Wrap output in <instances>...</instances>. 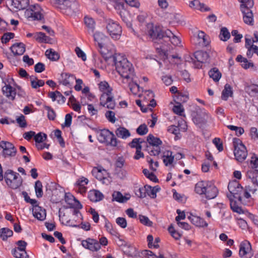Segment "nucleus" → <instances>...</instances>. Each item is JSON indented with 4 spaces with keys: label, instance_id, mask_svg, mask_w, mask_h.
<instances>
[{
    "label": "nucleus",
    "instance_id": "nucleus-1",
    "mask_svg": "<svg viewBox=\"0 0 258 258\" xmlns=\"http://www.w3.org/2000/svg\"><path fill=\"white\" fill-rule=\"evenodd\" d=\"M113 60L116 71L122 78V82H129L134 79V68L126 57L120 54H115L113 56Z\"/></svg>",
    "mask_w": 258,
    "mask_h": 258
},
{
    "label": "nucleus",
    "instance_id": "nucleus-2",
    "mask_svg": "<svg viewBox=\"0 0 258 258\" xmlns=\"http://www.w3.org/2000/svg\"><path fill=\"white\" fill-rule=\"evenodd\" d=\"M99 88L102 92L100 97V105L110 109H114L116 104L112 94V89L106 81L101 82L99 84Z\"/></svg>",
    "mask_w": 258,
    "mask_h": 258
},
{
    "label": "nucleus",
    "instance_id": "nucleus-3",
    "mask_svg": "<svg viewBox=\"0 0 258 258\" xmlns=\"http://www.w3.org/2000/svg\"><path fill=\"white\" fill-rule=\"evenodd\" d=\"M97 139L101 143H105L107 145L116 147L118 141L114 134L108 129L104 128L97 131Z\"/></svg>",
    "mask_w": 258,
    "mask_h": 258
},
{
    "label": "nucleus",
    "instance_id": "nucleus-4",
    "mask_svg": "<svg viewBox=\"0 0 258 258\" xmlns=\"http://www.w3.org/2000/svg\"><path fill=\"white\" fill-rule=\"evenodd\" d=\"M4 179L9 187L14 189L19 188L22 182L19 174L11 169L5 171Z\"/></svg>",
    "mask_w": 258,
    "mask_h": 258
},
{
    "label": "nucleus",
    "instance_id": "nucleus-5",
    "mask_svg": "<svg viewBox=\"0 0 258 258\" xmlns=\"http://www.w3.org/2000/svg\"><path fill=\"white\" fill-rule=\"evenodd\" d=\"M42 9L38 4L31 5L25 11V16L29 21H41L44 19Z\"/></svg>",
    "mask_w": 258,
    "mask_h": 258
},
{
    "label": "nucleus",
    "instance_id": "nucleus-6",
    "mask_svg": "<svg viewBox=\"0 0 258 258\" xmlns=\"http://www.w3.org/2000/svg\"><path fill=\"white\" fill-rule=\"evenodd\" d=\"M233 144L234 148V154L235 159L239 162H242L247 156V151L245 146L238 138L233 139Z\"/></svg>",
    "mask_w": 258,
    "mask_h": 258
},
{
    "label": "nucleus",
    "instance_id": "nucleus-7",
    "mask_svg": "<svg viewBox=\"0 0 258 258\" xmlns=\"http://www.w3.org/2000/svg\"><path fill=\"white\" fill-rule=\"evenodd\" d=\"M192 117L195 124L202 130L207 126L208 115L204 109H197L192 113Z\"/></svg>",
    "mask_w": 258,
    "mask_h": 258
},
{
    "label": "nucleus",
    "instance_id": "nucleus-8",
    "mask_svg": "<svg viewBox=\"0 0 258 258\" xmlns=\"http://www.w3.org/2000/svg\"><path fill=\"white\" fill-rule=\"evenodd\" d=\"M150 146L147 147V151L150 155L157 156L160 153L159 145L162 143L159 138L155 137L153 135L149 134L147 138Z\"/></svg>",
    "mask_w": 258,
    "mask_h": 258
},
{
    "label": "nucleus",
    "instance_id": "nucleus-9",
    "mask_svg": "<svg viewBox=\"0 0 258 258\" xmlns=\"http://www.w3.org/2000/svg\"><path fill=\"white\" fill-rule=\"evenodd\" d=\"M209 36L203 31H198L191 38V43L196 46L204 47L209 44Z\"/></svg>",
    "mask_w": 258,
    "mask_h": 258
},
{
    "label": "nucleus",
    "instance_id": "nucleus-10",
    "mask_svg": "<svg viewBox=\"0 0 258 258\" xmlns=\"http://www.w3.org/2000/svg\"><path fill=\"white\" fill-rule=\"evenodd\" d=\"M228 189L230 192L229 195H231L233 198L238 199L239 202L242 201L241 194L243 191V188L238 181L234 180L230 181Z\"/></svg>",
    "mask_w": 258,
    "mask_h": 258
},
{
    "label": "nucleus",
    "instance_id": "nucleus-11",
    "mask_svg": "<svg viewBox=\"0 0 258 258\" xmlns=\"http://www.w3.org/2000/svg\"><path fill=\"white\" fill-rule=\"evenodd\" d=\"M148 34L153 40L160 41L164 38L165 30H163L159 26H154L152 23L147 24Z\"/></svg>",
    "mask_w": 258,
    "mask_h": 258
},
{
    "label": "nucleus",
    "instance_id": "nucleus-12",
    "mask_svg": "<svg viewBox=\"0 0 258 258\" xmlns=\"http://www.w3.org/2000/svg\"><path fill=\"white\" fill-rule=\"evenodd\" d=\"M106 29L110 36L114 39H118L122 32L121 27L116 22L109 20L106 25Z\"/></svg>",
    "mask_w": 258,
    "mask_h": 258
},
{
    "label": "nucleus",
    "instance_id": "nucleus-13",
    "mask_svg": "<svg viewBox=\"0 0 258 258\" xmlns=\"http://www.w3.org/2000/svg\"><path fill=\"white\" fill-rule=\"evenodd\" d=\"M0 147L3 149L2 155L4 158H11L16 156L17 150L12 143L2 141L0 142Z\"/></svg>",
    "mask_w": 258,
    "mask_h": 258
},
{
    "label": "nucleus",
    "instance_id": "nucleus-14",
    "mask_svg": "<svg viewBox=\"0 0 258 258\" xmlns=\"http://www.w3.org/2000/svg\"><path fill=\"white\" fill-rule=\"evenodd\" d=\"M208 181L201 180L197 182L195 187V191L197 194L201 196H205V199L203 198L202 201L205 204L207 203V201L210 199V196L208 192Z\"/></svg>",
    "mask_w": 258,
    "mask_h": 258
},
{
    "label": "nucleus",
    "instance_id": "nucleus-15",
    "mask_svg": "<svg viewBox=\"0 0 258 258\" xmlns=\"http://www.w3.org/2000/svg\"><path fill=\"white\" fill-rule=\"evenodd\" d=\"M246 176L251 180L253 184V188L248 186L249 191L254 194L258 190V170L251 169L247 171Z\"/></svg>",
    "mask_w": 258,
    "mask_h": 258
},
{
    "label": "nucleus",
    "instance_id": "nucleus-16",
    "mask_svg": "<svg viewBox=\"0 0 258 258\" xmlns=\"http://www.w3.org/2000/svg\"><path fill=\"white\" fill-rule=\"evenodd\" d=\"M81 244L85 248L93 252L97 251L101 249L98 241L93 238H88L83 240Z\"/></svg>",
    "mask_w": 258,
    "mask_h": 258
},
{
    "label": "nucleus",
    "instance_id": "nucleus-17",
    "mask_svg": "<svg viewBox=\"0 0 258 258\" xmlns=\"http://www.w3.org/2000/svg\"><path fill=\"white\" fill-rule=\"evenodd\" d=\"M187 124L186 122L183 119H181L180 120L178 121V125H170L168 127V132L173 134L175 135V139L177 140V138H179V136L180 135L179 133V128L180 130L183 132H185L187 130Z\"/></svg>",
    "mask_w": 258,
    "mask_h": 258
},
{
    "label": "nucleus",
    "instance_id": "nucleus-18",
    "mask_svg": "<svg viewBox=\"0 0 258 258\" xmlns=\"http://www.w3.org/2000/svg\"><path fill=\"white\" fill-rule=\"evenodd\" d=\"M239 254L243 258H250L252 255L250 243L247 240L244 241L240 245Z\"/></svg>",
    "mask_w": 258,
    "mask_h": 258
},
{
    "label": "nucleus",
    "instance_id": "nucleus-19",
    "mask_svg": "<svg viewBox=\"0 0 258 258\" xmlns=\"http://www.w3.org/2000/svg\"><path fill=\"white\" fill-rule=\"evenodd\" d=\"M163 41L166 42H170L175 46H179L181 44L180 38L169 29L165 30V36Z\"/></svg>",
    "mask_w": 258,
    "mask_h": 258
},
{
    "label": "nucleus",
    "instance_id": "nucleus-20",
    "mask_svg": "<svg viewBox=\"0 0 258 258\" xmlns=\"http://www.w3.org/2000/svg\"><path fill=\"white\" fill-rule=\"evenodd\" d=\"M64 200L65 202L70 205V208H75L78 209H81L83 208L80 202L70 193L65 194Z\"/></svg>",
    "mask_w": 258,
    "mask_h": 258
},
{
    "label": "nucleus",
    "instance_id": "nucleus-21",
    "mask_svg": "<svg viewBox=\"0 0 258 258\" xmlns=\"http://www.w3.org/2000/svg\"><path fill=\"white\" fill-rule=\"evenodd\" d=\"M244 8V7L242 8V10H241L243 14V21L245 24L252 26L253 25L254 23L253 15L252 11L250 9H245Z\"/></svg>",
    "mask_w": 258,
    "mask_h": 258
},
{
    "label": "nucleus",
    "instance_id": "nucleus-22",
    "mask_svg": "<svg viewBox=\"0 0 258 258\" xmlns=\"http://www.w3.org/2000/svg\"><path fill=\"white\" fill-rule=\"evenodd\" d=\"M106 37L101 33L96 32L94 34V39L95 42V45L99 48V51L103 53L102 49L105 44V40Z\"/></svg>",
    "mask_w": 258,
    "mask_h": 258
},
{
    "label": "nucleus",
    "instance_id": "nucleus-23",
    "mask_svg": "<svg viewBox=\"0 0 258 258\" xmlns=\"http://www.w3.org/2000/svg\"><path fill=\"white\" fill-rule=\"evenodd\" d=\"M10 49L14 55H22L26 50L25 45L22 42L15 43Z\"/></svg>",
    "mask_w": 258,
    "mask_h": 258
},
{
    "label": "nucleus",
    "instance_id": "nucleus-24",
    "mask_svg": "<svg viewBox=\"0 0 258 258\" xmlns=\"http://www.w3.org/2000/svg\"><path fill=\"white\" fill-rule=\"evenodd\" d=\"M5 83V85L2 88L4 95L12 100H14L16 94L15 88L12 87L10 84Z\"/></svg>",
    "mask_w": 258,
    "mask_h": 258
},
{
    "label": "nucleus",
    "instance_id": "nucleus-25",
    "mask_svg": "<svg viewBox=\"0 0 258 258\" xmlns=\"http://www.w3.org/2000/svg\"><path fill=\"white\" fill-rule=\"evenodd\" d=\"M29 5V0H14L12 2L11 7L14 11H17L24 10Z\"/></svg>",
    "mask_w": 258,
    "mask_h": 258
},
{
    "label": "nucleus",
    "instance_id": "nucleus-26",
    "mask_svg": "<svg viewBox=\"0 0 258 258\" xmlns=\"http://www.w3.org/2000/svg\"><path fill=\"white\" fill-rule=\"evenodd\" d=\"M194 56L197 61L201 63L209 62V54L207 51L202 50L197 51L195 52Z\"/></svg>",
    "mask_w": 258,
    "mask_h": 258
},
{
    "label": "nucleus",
    "instance_id": "nucleus-27",
    "mask_svg": "<svg viewBox=\"0 0 258 258\" xmlns=\"http://www.w3.org/2000/svg\"><path fill=\"white\" fill-rule=\"evenodd\" d=\"M188 218L190 222L196 226L207 227L208 225V223L199 216H195L190 214V216L188 217Z\"/></svg>",
    "mask_w": 258,
    "mask_h": 258
},
{
    "label": "nucleus",
    "instance_id": "nucleus-28",
    "mask_svg": "<svg viewBox=\"0 0 258 258\" xmlns=\"http://www.w3.org/2000/svg\"><path fill=\"white\" fill-rule=\"evenodd\" d=\"M191 8L200 10L201 12H207L210 10V8L206 6L204 4L201 3L198 0H194L190 2L189 4Z\"/></svg>",
    "mask_w": 258,
    "mask_h": 258
},
{
    "label": "nucleus",
    "instance_id": "nucleus-29",
    "mask_svg": "<svg viewBox=\"0 0 258 258\" xmlns=\"http://www.w3.org/2000/svg\"><path fill=\"white\" fill-rule=\"evenodd\" d=\"M88 197L91 201L97 202L102 200L104 198V196L100 191L93 189L89 192Z\"/></svg>",
    "mask_w": 258,
    "mask_h": 258
},
{
    "label": "nucleus",
    "instance_id": "nucleus-30",
    "mask_svg": "<svg viewBox=\"0 0 258 258\" xmlns=\"http://www.w3.org/2000/svg\"><path fill=\"white\" fill-rule=\"evenodd\" d=\"M61 80H60V83L62 84L64 86L70 85L71 83L76 79L75 75L67 73H62L61 74Z\"/></svg>",
    "mask_w": 258,
    "mask_h": 258
},
{
    "label": "nucleus",
    "instance_id": "nucleus-31",
    "mask_svg": "<svg viewBox=\"0 0 258 258\" xmlns=\"http://www.w3.org/2000/svg\"><path fill=\"white\" fill-rule=\"evenodd\" d=\"M114 2V8L117 11V13L119 15L122 20L123 21H125L126 19L125 14L127 13V11L124 8V4L123 3L118 2L117 1Z\"/></svg>",
    "mask_w": 258,
    "mask_h": 258
},
{
    "label": "nucleus",
    "instance_id": "nucleus-32",
    "mask_svg": "<svg viewBox=\"0 0 258 258\" xmlns=\"http://www.w3.org/2000/svg\"><path fill=\"white\" fill-rule=\"evenodd\" d=\"M33 215L34 217L40 221H43L46 218V211L41 207H37L35 208V210H33Z\"/></svg>",
    "mask_w": 258,
    "mask_h": 258
},
{
    "label": "nucleus",
    "instance_id": "nucleus-33",
    "mask_svg": "<svg viewBox=\"0 0 258 258\" xmlns=\"http://www.w3.org/2000/svg\"><path fill=\"white\" fill-rule=\"evenodd\" d=\"M163 161L166 166L172 164L174 161V156L172 152L169 150L165 151L162 156Z\"/></svg>",
    "mask_w": 258,
    "mask_h": 258
},
{
    "label": "nucleus",
    "instance_id": "nucleus-34",
    "mask_svg": "<svg viewBox=\"0 0 258 258\" xmlns=\"http://www.w3.org/2000/svg\"><path fill=\"white\" fill-rule=\"evenodd\" d=\"M227 196L230 202V205L231 210L234 212H236L238 214H244V210H242L241 207L238 206L236 201L233 199V198L232 197V196L227 195Z\"/></svg>",
    "mask_w": 258,
    "mask_h": 258
},
{
    "label": "nucleus",
    "instance_id": "nucleus-35",
    "mask_svg": "<svg viewBox=\"0 0 258 258\" xmlns=\"http://www.w3.org/2000/svg\"><path fill=\"white\" fill-rule=\"evenodd\" d=\"M115 133L117 137L122 139H126L131 136L130 131L124 127L119 126Z\"/></svg>",
    "mask_w": 258,
    "mask_h": 258
},
{
    "label": "nucleus",
    "instance_id": "nucleus-36",
    "mask_svg": "<svg viewBox=\"0 0 258 258\" xmlns=\"http://www.w3.org/2000/svg\"><path fill=\"white\" fill-rule=\"evenodd\" d=\"M160 187L159 185L152 187L150 185H146L147 192L146 196H148L152 199H155L157 197V192L159 191Z\"/></svg>",
    "mask_w": 258,
    "mask_h": 258
},
{
    "label": "nucleus",
    "instance_id": "nucleus-37",
    "mask_svg": "<svg viewBox=\"0 0 258 258\" xmlns=\"http://www.w3.org/2000/svg\"><path fill=\"white\" fill-rule=\"evenodd\" d=\"M92 174L99 180H103L106 179L105 175L106 174V170L105 169H99L95 168L92 170Z\"/></svg>",
    "mask_w": 258,
    "mask_h": 258
},
{
    "label": "nucleus",
    "instance_id": "nucleus-38",
    "mask_svg": "<svg viewBox=\"0 0 258 258\" xmlns=\"http://www.w3.org/2000/svg\"><path fill=\"white\" fill-rule=\"evenodd\" d=\"M231 37V34L227 27H223L220 29L219 38L220 40L226 42Z\"/></svg>",
    "mask_w": 258,
    "mask_h": 258
},
{
    "label": "nucleus",
    "instance_id": "nucleus-39",
    "mask_svg": "<svg viewBox=\"0 0 258 258\" xmlns=\"http://www.w3.org/2000/svg\"><path fill=\"white\" fill-rule=\"evenodd\" d=\"M112 196L113 201H115L120 203H125L130 199V198L123 196L120 191H114Z\"/></svg>",
    "mask_w": 258,
    "mask_h": 258
},
{
    "label": "nucleus",
    "instance_id": "nucleus-40",
    "mask_svg": "<svg viewBox=\"0 0 258 258\" xmlns=\"http://www.w3.org/2000/svg\"><path fill=\"white\" fill-rule=\"evenodd\" d=\"M13 232L8 228L0 229V237L4 241H6L9 237L13 236Z\"/></svg>",
    "mask_w": 258,
    "mask_h": 258
},
{
    "label": "nucleus",
    "instance_id": "nucleus-41",
    "mask_svg": "<svg viewBox=\"0 0 258 258\" xmlns=\"http://www.w3.org/2000/svg\"><path fill=\"white\" fill-rule=\"evenodd\" d=\"M233 94V92L232 90V87L231 86L226 84L224 86V89L222 91V96L221 98L223 100H227L229 97L231 96Z\"/></svg>",
    "mask_w": 258,
    "mask_h": 258
},
{
    "label": "nucleus",
    "instance_id": "nucleus-42",
    "mask_svg": "<svg viewBox=\"0 0 258 258\" xmlns=\"http://www.w3.org/2000/svg\"><path fill=\"white\" fill-rule=\"evenodd\" d=\"M245 91L251 96H255L258 94V85L251 84L245 87Z\"/></svg>",
    "mask_w": 258,
    "mask_h": 258
},
{
    "label": "nucleus",
    "instance_id": "nucleus-43",
    "mask_svg": "<svg viewBox=\"0 0 258 258\" xmlns=\"http://www.w3.org/2000/svg\"><path fill=\"white\" fill-rule=\"evenodd\" d=\"M123 84H126L129 87L131 92L134 95L137 94L139 90V85L134 82V79H133L129 82H122Z\"/></svg>",
    "mask_w": 258,
    "mask_h": 258
},
{
    "label": "nucleus",
    "instance_id": "nucleus-44",
    "mask_svg": "<svg viewBox=\"0 0 258 258\" xmlns=\"http://www.w3.org/2000/svg\"><path fill=\"white\" fill-rule=\"evenodd\" d=\"M84 23L88 29V31L93 32L95 29V23L93 19L88 17H85Z\"/></svg>",
    "mask_w": 258,
    "mask_h": 258
},
{
    "label": "nucleus",
    "instance_id": "nucleus-45",
    "mask_svg": "<svg viewBox=\"0 0 258 258\" xmlns=\"http://www.w3.org/2000/svg\"><path fill=\"white\" fill-rule=\"evenodd\" d=\"M221 77L222 74L218 69L214 68L211 69V78H212L215 82H219Z\"/></svg>",
    "mask_w": 258,
    "mask_h": 258
},
{
    "label": "nucleus",
    "instance_id": "nucleus-46",
    "mask_svg": "<svg viewBox=\"0 0 258 258\" xmlns=\"http://www.w3.org/2000/svg\"><path fill=\"white\" fill-rule=\"evenodd\" d=\"M34 188L36 197L38 198H41L43 196V192L42 182L40 180H37L35 182Z\"/></svg>",
    "mask_w": 258,
    "mask_h": 258
},
{
    "label": "nucleus",
    "instance_id": "nucleus-47",
    "mask_svg": "<svg viewBox=\"0 0 258 258\" xmlns=\"http://www.w3.org/2000/svg\"><path fill=\"white\" fill-rule=\"evenodd\" d=\"M11 253L15 258H29V256L27 252H20L16 248H13L11 250Z\"/></svg>",
    "mask_w": 258,
    "mask_h": 258
},
{
    "label": "nucleus",
    "instance_id": "nucleus-48",
    "mask_svg": "<svg viewBox=\"0 0 258 258\" xmlns=\"http://www.w3.org/2000/svg\"><path fill=\"white\" fill-rule=\"evenodd\" d=\"M45 54L50 60L53 61H56L59 58V54L52 49L47 50Z\"/></svg>",
    "mask_w": 258,
    "mask_h": 258
},
{
    "label": "nucleus",
    "instance_id": "nucleus-49",
    "mask_svg": "<svg viewBox=\"0 0 258 258\" xmlns=\"http://www.w3.org/2000/svg\"><path fill=\"white\" fill-rule=\"evenodd\" d=\"M34 38L39 43H47L49 40V37L41 32L37 33L34 36Z\"/></svg>",
    "mask_w": 258,
    "mask_h": 258
},
{
    "label": "nucleus",
    "instance_id": "nucleus-50",
    "mask_svg": "<svg viewBox=\"0 0 258 258\" xmlns=\"http://www.w3.org/2000/svg\"><path fill=\"white\" fill-rule=\"evenodd\" d=\"M70 221H68L67 223L68 224L73 227H78L83 229L85 231H89L90 229L91 225L89 222H82L79 225L74 224H70Z\"/></svg>",
    "mask_w": 258,
    "mask_h": 258
},
{
    "label": "nucleus",
    "instance_id": "nucleus-51",
    "mask_svg": "<svg viewBox=\"0 0 258 258\" xmlns=\"http://www.w3.org/2000/svg\"><path fill=\"white\" fill-rule=\"evenodd\" d=\"M144 142V141L141 138H135L129 143V146L132 148L137 149L139 147L140 148H142V144Z\"/></svg>",
    "mask_w": 258,
    "mask_h": 258
},
{
    "label": "nucleus",
    "instance_id": "nucleus-52",
    "mask_svg": "<svg viewBox=\"0 0 258 258\" xmlns=\"http://www.w3.org/2000/svg\"><path fill=\"white\" fill-rule=\"evenodd\" d=\"M238 1L241 3L240 6V10H242V8L243 7L245 9H251L254 5L253 0H238Z\"/></svg>",
    "mask_w": 258,
    "mask_h": 258
},
{
    "label": "nucleus",
    "instance_id": "nucleus-53",
    "mask_svg": "<svg viewBox=\"0 0 258 258\" xmlns=\"http://www.w3.org/2000/svg\"><path fill=\"white\" fill-rule=\"evenodd\" d=\"M143 173L146 177L154 182H158V179L153 172H150L147 169H144Z\"/></svg>",
    "mask_w": 258,
    "mask_h": 258
},
{
    "label": "nucleus",
    "instance_id": "nucleus-54",
    "mask_svg": "<svg viewBox=\"0 0 258 258\" xmlns=\"http://www.w3.org/2000/svg\"><path fill=\"white\" fill-rule=\"evenodd\" d=\"M172 110L174 113L180 116L182 115V113L184 111L182 105L179 102H177L176 103V104L173 106Z\"/></svg>",
    "mask_w": 258,
    "mask_h": 258
},
{
    "label": "nucleus",
    "instance_id": "nucleus-55",
    "mask_svg": "<svg viewBox=\"0 0 258 258\" xmlns=\"http://www.w3.org/2000/svg\"><path fill=\"white\" fill-rule=\"evenodd\" d=\"M16 244L17 245V247L14 248L18 249L20 252H26L27 243L25 241L22 240H19L16 242Z\"/></svg>",
    "mask_w": 258,
    "mask_h": 258
},
{
    "label": "nucleus",
    "instance_id": "nucleus-56",
    "mask_svg": "<svg viewBox=\"0 0 258 258\" xmlns=\"http://www.w3.org/2000/svg\"><path fill=\"white\" fill-rule=\"evenodd\" d=\"M139 219L140 222L146 226L151 227L153 225V222L146 216L139 215Z\"/></svg>",
    "mask_w": 258,
    "mask_h": 258
},
{
    "label": "nucleus",
    "instance_id": "nucleus-57",
    "mask_svg": "<svg viewBox=\"0 0 258 258\" xmlns=\"http://www.w3.org/2000/svg\"><path fill=\"white\" fill-rule=\"evenodd\" d=\"M47 139V135L44 133H42L41 132L38 133L37 134H35L34 136V140L36 143H41L43 141H45Z\"/></svg>",
    "mask_w": 258,
    "mask_h": 258
},
{
    "label": "nucleus",
    "instance_id": "nucleus-58",
    "mask_svg": "<svg viewBox=\"0 0 258 258\" xmlns=\"http://www.w3.org/2000/svg\"><path fill=\"white\" fill-rule=\"evenodd\" d=\"M54 136L58 139V141L60 144V145L61 147H64L65 143L63 139L61 136V132L60 130L57 129L54 131Z\"/></svg>",
    "mask_w": 258,
    "mask_h": 258
},
{
    "label": "nucleus",
    "instance_id": "nucleus-59",
    "mask_svg": "<svg viewBox=\"0 0 258 258\" xmlns=\"http://www.w3.org/2000/svg\"><path fill=\"white\" fill-rule=\"evenodd\" d=\"M146 192H147L146 185L137 189L135 194L138 197L143 199L146 197Z\"/></svg>",
    "mask_w": 258,
    "mask_h": 258
},
{
    "label": "nucleus",
    "instance_id": "nucleus-60",
    "mask_svg": "<svg viewBox=\"0 0 258 258\" xmlns=\"http://www.w3.org/2000/svg\"><path fill=\"white\" fill-rule=\"evenodd\" d=\"M138 134L141 136L146 135L148 132L147 126L145 124H141L136 130Z\"/></svg>",
    "mask_w": 258,
    "mask_h": 258
},
{
    "label": "nucleus",
    "instance_id": "nucleus-61",
    "mask_svg": "<svg viewBox=\"0 0 258 258\" xmlns=\"http://www.w3.org/2000/svg\"><path fill=\"white\" fill-rule=\"evenodd\" d=\"M212 142L219 152H221L223 150V143L220 138H214Z\"/></svg>",
    "mask_w": 258,
    "mask_h": 258
},
{
    "label": "nucleus",
    "instance_id": "nucleus-62",
    "mask_svg": "<svg viewBox=\"0 0 258 258\" xmlns=\"http://www.w3.org/2000/svg\"><path fill=\"white\" fill-rule=\"evenodd\" d=\"M15 36V34L12 32H7L5 33L2 37V42L3 43H8L11 39Z\"/></svg>",
    "mask_w": 258,
    "mask_h": 258
},
{
    "label": "nucleus",
    "instance_id": "nucleus-63",
    "mask_svg": "<svg viewBox=\"0 0 258 258\" xmlns=\"http://www.w3.org/2000/svg\"><path fill=\"white\" fill-rule=\"evenodd\" d=\"M44 84L45 82L43 80L37 79V80H32L31 85L32 88L36 89L44 86Z\"/></svg>",
    "mask_w": 258,
    "mask_h": 258
},
{
    "label": "nucleus",
    "instance_id": "nucleus-64",
    "mask_svg": "<svg viewBox=\"0 0 258 258\" xmlns=\"http://www.w3.org/2000/svg\"><path fill=\"white\" fill-rule=\"evenodd\" d=\"M115 115V114L113 111L110 110L107 111L105 114L106 118L111 123H114L116 121Z\"/></svg>",
    "mask_w": 258,
    "mask_h": 258
}]
</instances>
